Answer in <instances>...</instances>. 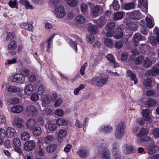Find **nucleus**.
Wrapping results in <instances>:
<instances>
[{"label":"nucleus","mask_w":159,"mask_h":159,"mask_svg":"<svg viewBox=\"0 0 159 159\" xmlns=\"http://www.w3.org/2000/svg\"><path fill=\"white\" fill-rule=\"evenodd\" d=\"M108 81L107 77L101 75H98L93 78L90 83L95 86L102 87L106 84Z\"/></svg>","instance_id":"nucleus-1"},{"label":"nucleus","mask_w":159,"mask_h":159,"mask_svg":"<svg viewBox=\"0 0 159 159\" xmlns=\"http://www.w3.org/2000/svg\"><path fill=\"white\" fill-rule=\"evenodd\" d=\"M107 147V144L103 143L101 146H99L97 147L95 149V151L97 153L100 152L102 149H103L102 153V159H110V152L109 149L106 148Z\"/></svg>","instance_id":"nucleus-2"},{"label":"nucleus","mask_w":159,"mask_h":159,"mask_svg":"<svg viewBox=\"0 0 159 159\" xmlns=\"http://www.w3.org/2000/svg\"><path fill=\"white\" fill-rule=\"evenodd\" d=\"M125 124L124 122H121L117 126L115 135L117 139H120L123 137L125 134Z\"/></svg>","instance_id":"nucleus-3"},{"label":"nucleus","mask_w":159,"mask_h":159,"mask_svg":"<svg viewBox=\"0 0 159 159\" xmlns=\"http://www.w3.org/2000/svg\"><path fill=\"white\" fill-rule=\"evenodd\" d=\"M129 17L133 20H139L141 19L143 16L139 10H135L127 13Z\"/></svg>","instance_id":"nucleus-4"},{"label":"nucleus","mask_w":159,"mask_h":159,"mask_svg":"<svg viewBox=\"0 0 159 159\" xmlns=\"http://www.w3.org/2000/svg\"><path fill=\"white\" fill-rule=\"evenodd\" d=\"M122 147L124 153L126 154H133L136 151L135 147L130 144H125Z\"/></svg>","instance_id":"nucleus-5"},{"label":"nucleus","mask_w":159,"mask_h":159,"mask_svg":"<svg viewBox=\"0 0 159 159\" xmlns=\"http://www.w3.org/2000/svg\"><path fill=\"white\" fill-rule=\"evenodd\" d=\"M54 13L57 17L58 18H61L63 17L66 14L64 7L62 6L57 7L55 9Z\"/></svg>","instance_id":"nucleus-6"},{"label":"nucleus","mask_w":159,"mask_h":159,"mask_svg":"<svg viewBox=\"0 0 159 159\" xmlns=\"http://www.w3.org/2000/svg\"><path fill=\"white\" fill-rule=\"evenodd\" d=\"M25 79V78L22 74H17L13 76L12 81L17 83L22 84L24 82Z\"/></svg>","instance_id":"nucleus-7"},{"label":"nucleus","mask_w":159,"mask_h":159,"mask_svg":"<svg viewBox=\"0 0 159 159\" xmlns=\"http://www.w3.org/2000/svg\"><path fill=\"white\" fill-rule=\"evenodd\" d=\"M138 1V7L143 12H147L148 8L147 0H139Z\"/></svg>","instance_id":"nucleus-8"},{"label":"nucleus","mask_w":159,"mask_h":159,"mask_svg":"<svg viewBox=\"0 0 159 159\" xmlns=\"http://www.w3.org/2000/svg\"><path fill=\"white\" fill-rule=\"evenodd\" d=\"M98 130L106 133H108L112 131L113 128L109 125H102L98 128Z\"/></svg>","instance_id":"nucleus-9"},{"label":"nucleus","mask_w":159,"mask_h":159,"mask_svg":"<svg viewBox=\"0 0 159 159\" xmlns=\"http://www.w3.org/2000/svg\"><path fill=\"white\" fill-rule=\"evenodd\" d=\"M154 32H155L157 35V39L153 36L151 37L150 38V41L151 44L155 46L156 45L157 42L159 40V28L157 27H155L154 30Z\"/></svg>","instance_id":"nucleus-10"},{"label":"nucleus","mask_w":159,"mask_h":159,"mask_svg":"<svg viewBox=\"0 0 159 159\" xmlns=\"http://www.w3.org/2000/svg\"><path fill=\"white\" fill-rule=\"evenodd\" d=\"M24 107L21 105H14L11 107L10 111L13 113L19 114L23 110Z\"/></svg>","instance_id":"nucleus-11"},{"label":"nucleus","mask_w":159,"mask_h":159,"mask_svg":"<svg viewBox=\"0 0 159 159\" xmlns=\"http://www.w3.org/2000/svg\"><path fill=\"white\" fill-rule=\"evenodd\" d=\"M106 57L108 60L110 61V64L112 66L116 67L119 66V64L116 61L115 58L112 54L107 55Z\"/></svg>","instance_id":"nucleus-12"},{"label":"nucleus","mask_w":159,"mask_h":159,"mask_svg":"<svg viewBox=\"0 0 159 159\" xmlns=\"http://www.w3.org/2000/svg\"><path fill=\"white\" fill-rule=\"evenodd\" d=\"M134 42V43L136 46H138V44L140 41L144 40L146 39V38L143 37L139 33H136L133 36Z\"/></svg>","instance_id":"nucleus-13"},{"label":"nucleus","mask_w":159,"mask_h":159,"mask_svg":"<svg viewBox=\"0 0 159 159\" xmlns=\"http://www.w3.org/2000/svg\"><path fill=\"white\" fill-rule=\"evenodd\" d=\"M77 154L80 157L85 158L89 156L90 153L89 151L87 149H81L78 150Z\"/></svg>","instance_id":"nucleus-14"},{"label":"nucleus","mask_w":159,"mask_h":159,"mask_svg":"<svg viewBox=\"0 0 159 159\" xmlns=\"http://www.w3.org/2000/svg\"><path fill=\"white\" fill-rule=\"evenodd\" d=\"M7 91L11 93H19L20 92V89L19 87L15 85H6Z\"/></svg>","instance_id":"nucleus-15"},{"label":"nucleus","mask_w":159,"mask_h":159,"mask_svg":"<svg viewBox=\"0 0 159 159\" xmlns=\"http://www.w3.org/2000/svg\"><path fill=\"white\" fill-rule=\"evenodd\" d=\"M42 98L43 101L42 105L43 107H46L47 105L49 104L52 100V98L48 95H43L42 96Z\"/></svg>","instance_id":"nucleus-16"},{"label":"nucleus","mask_w":159,"mask_h":159,"mask_svg":"<svg viewBox=\"0 0 159 159\" xmlns=\"http://www.w3.org/2000/svg\"><path fill=\"white\" fill-rule=\"evenodd\" d=\"M13 125L19 128H21L24 126V122L23 120L20 118H16L12 122Z\"/></svg>","instance_id":"nucleus-17"},{"label":"nucleus","mask_w":159,"mask_h":159,"mask_svg":"<svg viewBox=\"0 0 159 159\" xmlns=\"http://www.w3.org/2000/svg\"><path fill=\"white\" fill-rule=\"evenodd\" d=\"M89 120V118H87L85 119V121L83 123H82L78 120L77 119L76 120L75 125L76 127L79 128L83 127L84 130L85 131L84 128L86 127L88 125Z\"/></svg>","instance_id":"nucleus-18"},{"label":"nucleus","mask_w":159,"mask_h":159,"mask_svg":"<svg viewBox=\"0 0 159 159\" xmlns=\"http://www.w3.org/2000/svg\"><path fill=\"white\" fill-rule=\"evenodd\" d=\"M143 116L144 120L146 121H149L151 119L150 115V111L148 109H143L142 111Z\"/></svg>","instance_id":"nucleus-19"},{"label":"nucleus","mask_w":159,"mask_h":159,"mask_svg":"<svg viewBox=\"0 0 159 159\" xmlns=\"http://www.w3.org/2000/svg\"><path fill=\"white\" fill-rule=\"evenodd\" d=\"M93 5L90 2H89L86 4H82L81 5V10L83 13H85L88 11L89 7H91L93 6Z\"/></svg>","instance_id":"nucleus-20"},{"label":"nucleus","mask_w":159,"mask_h":159,"mask_svg":"<svg viewBox=\"0 0 159 159\" xmlns=\"http://www.w3.org/2000/svg\"><path fill=\"white\" fill-rule=\"evenodd\" d=\"M16 132L14 128L7 127L6 129V136L8 137L12 138L15 135Z\"/></svg>","instance_id":"nucleus-21"},{"label":"nucleus","mask_w":159,"mask_h":159,"mask_svg":"<svg viewBox=\"0 0 159 159\" xmlns=\"http://www.w3.org/2000/svg\"><path fill=\"white\" fill-rule=\"evenodd\" d=\"M149 132V130L147 128H143L136 134V136L139 137H141L148 134Z\"/></svg>","instance_id":"nucleus-22"},{"label":"nucleus","mask_w":159,"mask_h":159,"mask_svg":"<svg viewBox=\"0 0 159 159\" xmlns=\"http://www.w3.org/2000/svg\"><path fill=\"white\" fill-rule=\"evenodd\" d=\"M151 145L147 147V149L148 150V153L150 155L156 152V150L154 148L156 147V145L154 144V142L152 141Z\"/></svg>","instance_id":"nucleus-23"},{"label":"nucleus","mask_w":159,"mask_h":159,"mask_svg":"<svg viewBox=\"0 0 159 159\" xmlns=\"http://www.w3.org/2000/svg\"><path fill=\"white\" fill-rule=\"evenodd\" d=\"M125 15V13L123 11H118L114 15L113 19L115 20H120L123 18Z\"/></svg>","instance_id":"nucleus-24"},{"label":"nucleus","mask_w":159,"mask_h":159,"mask_svg":"<svg viewBox=\"0 0 159 159\" xmlns=\"http://www.w3.org/2000/svg\"><path fill=\"white\" fill-rule=\"evenodd\" d=\"M127 75L128 77H130L131 79L134 80V84H136L138 82L136 77V75L130 70H128L127 72Z\"/></svg>","instance_id":"nucleus-25"},{"label":"nucleus","mask_w":159,"mask_h":159,"mask_svg":"<svg viewBox=\"0 0 159 159\" xmlns=\"http://www.w3.org/2000/svg\"><path fill=\"white\" fill-rule=\"evenodd\" d=\"M156 103V101L153 99H148L144 102V104L148 107H153Z\"/></svg>","instance_id":"nucleus-26"},{"label":"nucleus","mask_w":159,"mask_h":159,"mask_svg":"<svg viewBox=\"0 0 159 159\" xmlns=\"http://www.w3.org/2000/svg\"><path fill=\"white\" fill-rule=\"evenodd\" d=\"M100 8L101 7L100 6L96 5L92 9L91 12L93 16H95L98 15Z\"/></svg>","instance_id":"nucleus-27"},{"label":"nucleus","mask_w":159,"mask_h":159,"mask_svg":"<svg viewBox=\"0 0 159 159\" xmlns=\"http://www.w3.org/2000/svg\"><path fill=\"white\" fill-rule=\"evenodd\" d=\"M159 69L157 67H153L150 70L146 72V74L152 75H157L159 72Z\"/></svg>","instance_id":"nucleus-28"},{"label":"nucleus","mask_w":159,"mask_h":159,"mask_svg":"<svg viewBox=\"0 0 159 159\" xmlns=\"http://www.w3.org/2000/svg\"><path fill=\"white\" fill-rule=\"evenodd\" d=\"M57 124L59 126H65L68 123V121L63 118H59L56 120Z\"/></svg>","instance_id":"nucleus-29"},{"label":"nucleus","mask_w":159,"mask_h":159,"mask_svg":"<svg viewBox=\"0 0 159 159\" xmlns=\"http://www.w3.org/2000/svg\"><path fill=\"white\" fill-rule=\"evenodd\" d=\"M135 4L134 2H132L129 3H127L124 5V9L127 10H130L134 9Z\"/></svg>","instance_id":"nucleus-30"},{"label":"nucleus","mask_w":159,"mask_h":159,"mask_svg":"<svg viewBox=\"0 0 159 159\" xmlns=\"http://www.w3.org/2000/svg\"><path fill=\"white\" fill-rule=\"evenodd\" d=\"M55 34H53L46 41V42L47 44V46L48 49V50H47V51L49 49L51 48V46L52 45L53 43L52 40Z\"/></svg>","instance_id":"nucleus-31"},{"label":"nucleus","mask_w":159,"mask_h":159,"mask_svg":"<svg viewBox=\"0 0 159 159\" xmlns=\"http://www.w3.org/2000/svg\"><path fill=\"white\" fill-rule=\"evenodd\" d=\"M8 4L12 8H18L17 0H10L8 2Z\"/></svg>","instance_id":"nucleus-32"},{"label":"nucleus","mask_w":159,"mask_h":159,"mask_svg":"<svg viewBox=\"0 0 159 159\" xmlns=\"http://www.w3.org/2000/svg\"><path fill=\"white\" fill-rule=\"evenodd\" d=\"M104 43L109 48H112L114 44V43L112 39L106 38L105 39Z\"/></svg>","instance_id":"nucleus-33"},{"label":"nucleus","mask_w":159,"mask_h":159,"mask_svg":"<svg viewBox=\"0 0 159 159\" xmlns=\"http://www.w3.org/2000/svg\"><path fill=\"white\" fill-rule=\"evenodd\" d=\"M67 133V131L65 129H60L58 133V138L59 139H61L65 137Z\"/></svg>","instance_id":"nucleus-34"},{"label":"nucleus","mask_w":159,"mask_h":159,"mask_svg":"<svg viewBox=\"0 0 159 159\" xmlns=\"http://www.w3.org/2000/svg\"><path fill=\"white\" fill-rule=\"evenodd\" d=\"M16 48V43L14 40L11 41L7 46V48L9 50H15Z\"/></svg>","instance_id":"nucleus-35"},{"label":"nucleus","mask_w":159,"mask_h":159,"mask_svg":"<svg viewBox=\"0 0 159 159\" xmlns=\"http://www.w3.org/2000/svg\"><path fill=\"white\" fill-rule=\"evenodd\" d=\"M33 133L35 136H39L42 133L41 128L39 127H35L33 129Z\"/></svg>","instance_id":"nucleus-36"},{"label":"nucleus","mask_w":159,"mask_h":159,"mask_svg":"<svg viewBox=\"0 0 159 159\" xmlns=\"http://www.w3.org/2000/svg\"><path fill=\"white\" fill-rule=\"evenodd\" d=\"M37 152L40 157H43L44 156L45 154V152L44 150L43 146L39 145L37 149Z\"/></svg>","instance_id":"nucleus-37"},{"label":"nucleus","mask_w":159,"mask_h":159,"mask_svg":"<svg viewBox=\"0 0 159 159\" xmlns=\"http://www.w3.org/2000/svg\"><path fill=\"white\" fill-rule=\"evenodd\" d=\"M118 31L116 35L114 36V38L116 39H119L123 35V32L122 29L120 27H117Z\"/></svg>","instance_id":"nucleus-38"},{"label":"nucleus","mask_w":159,"mask_h":159,"mask_svg":"<svg viewBox=\"0 0 159 159\" xmlns=\"http://www.w3.org/2000/svg\"><path fill=\"white\" fill-rule=\"evenodd\" d=\"M57 148V145L55 144H50L47 146L46 150L48 152H52L56 149Z\"/></svg>","instance_id":"nucleus-39"},{"label":"nucleus","mask_w":159,"mask_h":159,"mask_svg":"<svg viewBox=\"0 0 159 159\" xmlns=\"http://www.w3.org/2000/svg\"><path fill=\"white\" fill-rule=\"evenodd\" d=\"M38 113L37 108L33 105L30 106V116H36Z\"/></svg>","instance_id":"nucleus-40"},{"label":"nucleus","mask_w":159,"mask_h":159,"mask_svg":"<svg viewBox=\"0 0 159 159\" xmlns=\"http://www.w3.org/2000/svg\"><path fill=\"white\" fill-rule=\"evenodd\" d=\"M75 21L77 23L82 24L84 22L85 19L82 15H79L75 18Z\"/></svg>","instance_id":"nucleus-41"},{"label":"nucleus","mask_w":159,"mask_h":159,"mask_svg":"<svg viewBox=\"0 0 159 159\" xmlns=\"http://www.w3.org/2000/svg\"><path fill=\"white\" fill-rule=\"evenodd\" d=\"M8 102L12 104H16L20 102V99L17 98H13L9 99Z\"/></svg>","instance_id":"nucleus-42"},{"label":"nucleus","mask_w":159,"mask_h":159,"mask_svg":"<svg viewBox=\"0 0 159 159\" xmlns=\"http://www.w3.org/2000/svg\"><path fill=\"white\" fill-rule=\"evenodd\" d=\"M85 85L83 84H81L78 87L75 89L74 91V94L75 95H77L79 92L84 89L85 88Z\"/></svg>","instance_id":"nucleus-43"},{"label":"nucleus","mask_w":159,"mask_h":159,"mask_svg":"<svg viewBox=\"0 0 159 159\" xmlns=\"http://www.w3.org/2000/svg\"><path fill=\"white\" fill-rule=\"evenodd\" d=\"M87 41L88 43L90 44L93 43L95 40L94 36L92 34H89L86 37Z\"/></svg>","instance_id":"nucleus-44"},{"label":"nucleus","mask_w":159,"mask_h":159,"mask_svg":"<svg viewBox=\"0 0 159 159\" xmlns=\"http://www.w3.org/2000/svg\"><path fill=\"white\" fill-rule=\"evenodd\" d=\"M21 139L23 141H27L30 138V135L29 133L25 132L22 134L21 135Z\"/></svg>","instance_id":"nucleus-45"},{"label":"nucleus","mask_w":159,"mask_h":159,"mask_svg":"<svg viewBox=\"0 0 159 159\" xmlns=\"http://www.w3.org/2000/svg\"><path fill=\"white\" fill-rule=\"evenodd\" d=\"M146 20L147 26L149 28H151L154 27V24L153 23V21L150 18L147 17L146 18Z\"/></svg>","instance_id":"nucleus-46"},{"label":"nucleus","mask_w":159,"mask_h":159,"mask_svg":"<svg viewBox=\"0 0 159 159\" xmlns=\"http://www.w3.org/2000/svg\"><path fill=\"white\" fill-rule=\"evenodd\" d=\"M88 30L90 33L94 34L97 33L98 29L96 26L92 25L89 27Z\"/></svg>","instance_id":"nucleus-47"},{"label":"nucleus","mask_w":159,"mask_h":159,"mask_svg":"<svg viewBox=\"0 0 159 159\" xmlns=\"http://www.w3.org/2000/svg\"><path fill=\"white\" fill-rule=\"evenodd\" d=\"M48 129L50 131H55L57 128V126L56 124L49 122L48 123Z\"/></svg>","instance_id":"nucleus-48"},{"label":"nucleus","mask_w":159,"mask_h":159,"mask_svg":"<svg viewBox=\"0 0 159 159\" xmlns=\"http://www.w3.org/2000/svg\"><path fill=\"white\" fill-rule=\"evenodd\" d=\"M152 64V62L150 61V60L148 58H144L143 65L145 67H148L151 66Z\"/></svg>","instance_id":"nucleus-49"},{"label":"nucleus","mask_w":159,"mask_h":159,"mask_svg":"<svg viewBox=\"0 0 159 159\" xmlns=\"http://www.w3.org/2000/svg\"><path fill=\"white\" fill-rule=\"evenodd\" d=\"M54 138V136L53 135H49L45 137L44 139L46 143H49Z\"/></svg>","instance_id":"nucleus-50"},{"label":"nucleus","mask_w":159,"mask_h":159,"mask_svg":"<svg viewBox=\"0 0 159 159\" xmlns=\"http://www.w3.org/2000/svg\"><path fill=\"white\" fill-rule=\"evenodd\" d=\"M7 121L5 116L0 115V125H5L7 124Z\"/></svg>","instance_id":"nucleus-51"},{"label":"nucleus","mask_w":159,"mask_h":159,"mask_svg":"<svg viewBox=\"0 0 159 159\" xmlns=\"http://www.w3.org/2000/svg\"><path fill=\"white\" fill-rule=\"evenodd\" d=\"M113 7L115 11H118L120 8V5L118 1L116 0H114L113 3Z\"/></svg>","instance_id":"nucleus-52"},{"label":"nucleus","mask_w":159,"mask_h":159,"mask_svg":"<svg viewBox=\"0 0 159 159\" xmlns=\"http://www.w3.org/2000/svg\"><path fill=\"white\" fill-rule=\"evenodd\" d=\"M69 45L74 49L75 52H77V44L76 42L73 41L72 40L70 39L69 41Z\"/></svg>","instance_id":"nucleus-53"},{"label":"nucleus","mask_w":159,"mask_h":159,"mask_svg":"<svg viewBox=\"0 0 159 159\" xmlns=\"http://www.w3.org/2000/svg\"><path fill=\"white\" fill-rule=\"evenodd\" d=\"M115 27V23L113 22H111L107 24L105 27L106 30H114Z\"/></svg>","instance_id":"nucleus-54"},{"label":"nucleus","mask_w":159,"mask_h":159,"mask_svg":"<svg viewBox=\"0 0 159 159\" xmlns=\"http://www.w3.org/2000/svg\"><path fill=\"white\" fill-rule=\"evenodd\" d=\"M78 2V0H68L67 3L70 7H74L77 5Z\"/></svg>","instance_id":"nucleus-55"},{"label":"nucleus","mask_w":159,"mask_h":159,"mask_svg":"<svg viewBox=\"0 0 159 159\" xmlns=\"http://www.w3.org/2000/svg\"><path fill=\"white\" fill-rule=\"evenodd\" d=\"M56 115H57L59 116H63L64 113L63 110L61 109H58L56 110L54 112Z\"/></svg>","instance_id":"nucleus-56"},{"label":"nucleus","mask_w":159,"mask_h":159,"mask_svg":"<svg viewBox=\"0 0 159 159\" xmlns=\"http://www.w3.org/2000/svg\"><path fill=\"white\" fill-rule=\"evenodd\" d=\"M144 59V57L142 56H140L138 57L135 60V63L138 65L141 64L142 61Z\"/></svg>","instance_id":"nucleus-57"},{"label":"nucleus","mask_w":159,"mask_h":159,"mask_svg":"<svg viewBox=\"0 0 159 159\" xmlns=\"http://www.w3.org/2000/svg\"><path fill=\"white\" fill-rule=\"evenodd\" d=\"M20 2L21 4L25 5L27 9L30 8L29 2L27 0H20Z\"/></svg>","instance_id":"nucleus-58"},{"label":"nucleus","mask_w":159,"mask_h":159,"mask_svg":"<svg viewBox=\"0 0 159 159\" xmlns=\"http://www.w3.org/2000/svg\"><path fill=\"white\" fill-rule=\"evenodd\" d=\"M13 142L14 145L16 147H19L21 145V143L19 138H15L13 140Z\"/></svg>","instance_id":"nucleus-59"},{"label":"nucleus","mask_w":159,"mask_h":159,"mask_svg":"<svg viewBox=\"0 0 159 159\" xmlns=\"http://www.w3.org/2000/svg\"><path fill=\"white\" fill-rule=\"evenodd\" d=\"M95 23L100 27H102L104 24L105 22L101 18H99L95 21Z\"/></svg>","instance_id":"nucleus-60"},{"label":"nucleus","mask_w":159,"mask_h":159,"mask_svg":"<svg viewBox=\"0 0 159 159\" xmlns=\"http://www.w3.org/2000/svg\"><path fill=\"white\" fill-rule=\"evenodd\" d=\"M152 133L155 138H159V129L156 128L154 129L152 131Z\"/></svg>","instance_id":"nucleus-61"},{"label":"nucleus","mask_w":159,"mask_h":159,"mask_svg":"<svg viewBox=\"0 0 159 159\" xmlns=\"http://www.w3.org/2000/svg\"><path fill=\"white\" fill-rule=\"evenodd\" d=\"M107 32L106 34V35L107 37H112L113 36L115 33L114 30H106Z\"/></svg>","instance_id":"nucleus-62"},{"label":"nucleus","mask_w":159,"mask_h":159,"mask_svg":"<svg viewBox=\"0 0 159 159\" xmlns=\"http://www.w3.org/2000/svg\"><path fill=\"white\" fill-rule=\"evenodd\" d=\"M102 60V57L101 56H99L97 57L93 64V66H95L99 63L100 61Z\"/></svg>","instance_id":"nucleus-63"},{"label":"nucleus","mask_w":159,"mask_h":159,"mask_svg":"<svg viewBox=\"0 0 159 159\" xmlns=\"http://www.w3.org/2000/svg\"><path fill=\"white\" fill-rule=\"evenodd\" d=\"M6 136V130L4 129L0 128V137L2 139L4 138Z\"/></svg>","instance_id":"nucleus-64"}]
</instances>
